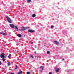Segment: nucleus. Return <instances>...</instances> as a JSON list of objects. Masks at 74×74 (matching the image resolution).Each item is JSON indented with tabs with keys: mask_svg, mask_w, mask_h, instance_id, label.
Returning a JSON list of instances; mask_svg holds the SVG:
<instances>
[{
	"mask_svg": "<svg viewBox=\"0 0 74 74\" xmlns=\"http://www.w3.org/2000/svg\"><path fill=\"white\" fill-rule=\"evenodd\" d=\"M22 29H19L20 31L21 32H22L23 31H25V30H26V29H27V28L26 27H22Z\"/></svg>",
	"mask_w": 74,
	"mask_h": 74,
	"instance_id": "obj_1",
	"label": "nucleus"
},
{
	"mask_svg": "<svg viewBox=\"0 0 74 74\" xmlns=\"http://www.w3.org/2000/svg\"><path fill=\"white\" fill-rule=\"evenodd\" d=\"M6 18L8 22H9V23H12V21H11V18H10V17L8 16H7Z\"/></svg>",
	"mask_w": 74,
	"mask_h": 74,
	"instance_id": "obj_2",
	"label": "nucleus"
},
{
	"mask_svg": "<svg viewBox=\"0 0 74 74\" xmlns=\"http://www.w3.org/2000/svg\"><path fill=\"white\" fill-rule=\"evenodd\" d=\"M5 56L4 53H2L1 54L0 57L1 58H5Z\"/></svg>",
	"mask_w": 74,
	"mask_h": 74,
	"instance_id": "obj_3",
	"label": "nucleus"
},
{
	"mask_svg": "<svg viewBox=\"0 0 74 74\" xmlns=\"http://www.w3.org/2000/svg\"><path fill=\"white\" fill-rule=\"evenodd\" d=\"M53 42H54V44H56V45H59V42H58L57 41H54Z\"/></svg>",
	"mask_w": 74,
	"mask_h": 74,
	"instance_id": "obj_4",
	"label": "nucleus"
},
{
	"mask_svg": "<svg viewBox=\"0 0 74 74\" xmlns=\"http://www.w3.org/2000/svg\"><path fill=\"white\" fill-rule=\"evenodd\" d=\"M28 31L30 33H34V30L32 29H29Z\"/></svg>",
	"mask_w": 74,
	"mask_h": 74,
	"instance_id": "obj_5",
	"label": "nucleus"
},
{
	"mask_svg": "<svg viewBox=\"0 0 74 74\" xmlns=\"http://www.w3.org/2000/svg\"><path fill=\"white\" fill-rule=\"evenodd\" d=\"M10 27H12V28H14L15 27V25H13V24H10Z\"/></svg>",
	"mask_w": 74,
	"mask_h": 74,
	"instance_id": "obj_6",
	"label": "nucleus"
},
{
	"mask_svg": "<svg viewBox=\"0 0 74 74\" xmlns=\"http://www.w3.org/2000/svg\"><path fill=\"white\" fill-rule=\"evenodd\" d=\"M0 34H2V35H3V36H7V34L4 32H0Z\"/></svg>",
	"mask_w": 74,
	"mask_h": 74,
	"instance_id": "obj_7",
	"label": "nucleus"
},
{
	"mask_svg": "<svg viewBox=\"0 0 74 74\" xmlns=\"http://www.w3.org/2000/svg\"><path fill=\"white\" fill-rule=\"evenodd\" d=\"M14 27L16 29V32H18V28L16 26H14Z\"/></svg>",
	"mask_w": 74,
	"mask_h": 74,
	"instance_id": "obj_8",
	"label": "nucleus"
},
{
	"mask_svg": "<svg viewBox=\"0 0 74 74\" xmlns=\"http://www.w3.org/2000/svg\"><path fill=\"white\" fill-rule=\"evenodd\" d=\"M60 70V69H56V73H58V72H59V71Z\"/></svg>",
	"mask_w": 74,
	"mask_h": 74,
	"instance_id": "obj_9",
	"label": "nucleus"
},
{
	"mask_svg": "<svg viewBox=\"0 0 74 74\" xmlns=\"http://www.w3.org/2000/svg\"><path fill=\"white\" fill-rule=\"evenodd\" d=\"M40 68L42 70H44V67L43 66H40Z\"/></svg>",
	"mask_w": 74,
	"mask_h": 74,
	"instance_id": "obj_10",
	"label": "nucleus"
},
{
	"mask_svg": "<svg viewBox=\"0 0 74 74\" xmlns=\"http://www.w3.org/2000/svg\"><path fill=\"white\" fill-rule=\"evenodd\" d=\"M17 36L18 37H21V35L20 34H18L17 35Z\"/></svg>",
	"mask_w": 74,
	"mask_h": 74,
	"instance_id": "obj_11",
	"label": "nucleus"
},
{
	"mask_svg": "<svg viewBox=\"0 0 74 74\" xmlns=\"http://www.w3.org/2000/svg\"><path fill=\"white\" fill-rule=\"evenodd\" d=\"M36 14H33L32 15V18H34V17H36Z\"/></svg>",
	"mask_w": 74,
	"mask_h": 74,
	"instance_id": "obj_12",
	"label": "nucleus"
},
{
	"mask_svg": "<svg viewBox=\"0 0 74 74\" xmlns=\"http://www.w3.org/2000/svg\"><path fill=\"white\" fill-rule=\"evenodd\" d=\"M31 1H32V0H27V1L29 3L31 2Z\"/></svg>",
	"mask_w": 74,
	"mask_h": 74,
	"instance_id": "obj_13",
	"label": "nucleus"
},
{
	"mask_svg": "<svg viewBox=\"0 0 74 74\" xmlns=\"http://www.w3.org/2000/svg\"><path fill=\"white\" fill-rule=\"evenodd\" d=\"M11 56V54H10L9 55V56H8V58H10Z\"/></svg>",
	"mask_w": 74,
	"mask_h": 74,
	"instance_id": "obj_14",
	"label": "nucleus"
},
{
	"mask_svg": "<svg viewBox=\"0 0 74 74\" xmlns=\"http://www.w3.org/2000/svg\"><path fill=\"white\" fill-rule=\"evenodd\" d=\"M30 57H31L32 58H34V57H33V56L31 55H30V56H29Z\"/></svg>",
	"mask_w": 74,
	"mask_h": 74,
	"instance_id": "obj_15",
	"label": "nucleus"
},
{
	"mask_svg": "<svg viewBox=\"0 0 74 74\" xmlns=\"http://www.w3.org/2000/svg\"><path fill=\"white\" fill-rule=\"evenodd\" d=\"M8 66H10V65H11V63H10V62H8Z\"/></svg>",
	"mask_w": 74,
	"mask_h": 74,
	"instance_id": "obj_16",
	"label": "nucleus"
},
{
	"mask_svg": "<svg viewBox=\"0 0 74 74\" xmlns=\"http://www.w3.org/2000/svg\"><path fill=\"white\" fill-rule=\"evenodd\" d=\"M18 69V66H17L16 65H15V69Z\"/></svg>",
	"mask_w": 74,
	"mask_h": 74,
	"instance_id": "obj_17",
	"label": "nucleus"
},
{
	"mask_svg": "<svg viewBox=\"0 0 74 74\" xmlns=\"http://www.w3.org/2000/svg\"><path fill=\"white\" fill-rule=\"evenodd\" d=\"M47 54H49V53H50V52L49 51H47Z\"/></svg>",
	"mask_w": 74,
	"mask_h": 74,
	"instance_id": "obj_18",
	"label": "nucleus"
},
{
	"mask_svg": "<svg viewBox=\"0 0 74 74\" xmlns=\"http://www.w3.org/2000/svg\"><path fill=\"white\" fill-rule=\"evenodd\" d=\"M8 73L9 74H14V73H11V72H8Z\"/></svg>",
	"mask_w": 74,
	"mask_h": 74,
	"instance_id": "obj_19",
	"label": "nucleus"
},
{
	"mask_svg": "<svg viewBox=\"0 0 74 74\" xmlns=\"http://www.w3.org/2000/svg\"><path fill=\"white\" fill-rule=\"evenodd\" d=\"M5 59L4 58H3L2 59V60L3 61V62L5 61Z\"/></svg>",
	"mask_w": 74,
	"mask_h": 74,
	"instance_id": "obj_20",
	"label": "nucleus"
},
{
	"mask_svg": "<svg viewBox=\"0 0 74 74\" xmlns=\"http://www.w3.org/2000/svg\"><path fill=\"white\" fill-rule=\"evenodd\" d=\"M27 74H30V72H27Z\"/></svg>",
	"mask_w": 74,
	"mask_h": 74,
	"instance_id": "obj_21",
	"label": "nucleus"
},
{
	"mask_svg": "<svg viewBox=\"0 0 74 74\" xmlns=\"http://www.w3.org/2000/svg\"><path fill=\"white\" fill-rule=\"evenodd\" d=\"M53 27H54L53 26H51V28H53Z\"/></svg>",
	"mask_w": 74,
	"mask_h": 74,
	"instance_id": "obj_22",
	"label": "nucleus"
},
{
	"mask_svg": "<svg viewBox=\"0 0 74 74\" xmlns=\"http://www.w3.org/2000/svg\"><path fill=\"white\" fill-rule=\"evenodd\" d=\"M1 64H2L1 63V62L0 61V65H1Z\"/></svg>",
	"mask_w": 74,
	"mask_h": 74,
	"instance_id": "obj_23",
	"label": "nucleus"
},
{
	"mask_svg": "<svg viewBox=\"0 0 74 74\" xmlns=\"http://www.w3.org/2000/svg\"><path fill=\"white\" fill-rule=\"evenodd\" d=\"M52 74V72H49V74Z\"/></svg>",
	"mask_w": 74,
	"mask_h": 74,
	"instance_id": "obj_24",
	"label": "nucleus"
},
{
	"mask_svg": "<svg viewBox=\"0 0 74 74\" xmlns=\"http://www.w3.org/2000/svg\"><path fill=\"white\" fill-rule=\"evenodd\" d=\"M64 60V59H62V61H63V60Z\"/></svg>",
	"mask_w": 74,
	"mask_h": 74,
	"instance_id": "obj_25",
	"label": "nucleus"
},
{
	"mask_svg": "<svg viewBox=\"0 0 74 74\" xmlns=\"http://www.w3.org/2000/svg\"><path fill=\"white\" fill-rule=\"evenodd\" d=\"M3 46H4V47H5V45H3Z\"/></svg>",
	"mask_w": 74,
	"mask_h": 74,
	"instance_id": "obj_26",
	"label": "nucleus"
},
{
	"mask_svg": "<svg viewBox=\"0 0 74 74\" xmlns=\"http://www.w3.org/2000/svg\"><path fill=\"white\" fill-rule=\"evenodd\" d=\"M31 44H33V42H32Z\"/></svg>",
	"mask_w": 74,
	"mask_h": 74,
	"instance_id": "obj_27",
	"label": "nucleus"
},
{
	"mask_svg": "<svg viewBox=\"0 0 74 74\" xmlns=\"http://www.w3.org/2000/svg\"><path fill=\"white\" fill-rule=\"evenodd\" d=\"M24 37H25V36L24 35Z\"/></svg>",
	"mask_w": 74,
	"mask_h": 74,
	"instance_id": "obj_28",
	"label": "nucleus"
}]
</instances>
